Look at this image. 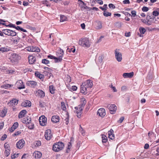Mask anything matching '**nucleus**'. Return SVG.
Returning a JSON list of instances; mask_svg holds the SVG:
<instances>
[{"label":"nucleus","instance_id":"473e14b6","mask_svg":"<svg viewBox=\"0 0 159 159\" xmlns=\"http://www.w3.org/2000/svg\"><path fill=\"white\" fill-rule=\"evenodd\" d=\"M67 20V18L64 15H61L60 16V20L61 22H63Z\"/></svg>","mask_w":159,"mask_h":159},{"label":"nucleus","instance_id":"a19ab883","mask_svg":"<svg viewBox=\"0 0 159 159\" xmlns=\"http://www.w3.org/2000/svg\"><path fill=\"white\" fill-rule=\"evenodd\" d=\"M115 24L116 26L118 27H121L122 25V23L119 22H116Z\"/></svg>","mask_w":159,"mask_h":159},{"label":"nucleus","instance_id":"13d9d810","mask_svg":"<svg viewBox=\"0 0 159 159\" xmlns=\"http://www.w3.org/2000/svg\"><path fill=\"white\" fill-rule=\"evenodd\" d=\"M13 86V85L12 84H7L6 85H5V87L6 88H9L11 87H12Z\"/></svg>","mask_w":159,"mask_h":159},{"label":"nucleus","instance_id":"aec40b11","mask_svg":"<svg viewBox=\"0 0 159 159\" xmlns=\"http://www.w3.org/2000/svg\"><path fill=\"white\" fill-rule=\"evenodd\" d=\"M42 156V154L39 151L35 152L33 154V156L36 158H40Z\"/></svg>","mask_w":159,"mask_h":159},{"label":"nucleus","instance_id":"6ab92c4d","mask_svg":"<svg viewBox=\"0 0 159 159\" xmlns=\"http://www.w3.org/2000/svg\"><path fill=\"white\" fill-rule=\"evenodd\" d=\"M31 121V119L30 117L28 116L24 118L22 120V122L23 123L26 124H29Z\"/></svg>","mask_w":159,"mask_h":159},{"label":"nucleus","instance_id":"79ce46f5","mask_svg":"<svg viewBox=\"0 0 159 159\" xmlns=\"http://www.w3.org/2000/svg\"><path fill=\"white\" fill-rule=\"evenodd\" d=\"M34 144L36 146H39L41 145V142L40 141H36L35 142Z\"/></svg>","mask_w":159,"mask_h":159},{"label":"nucleus","instance_id":"603ef678","mask_svg":"<svg viewBox=\"0 0 159 159\" xmlns=\"http://www.w3.org/2000/svg\"><path fill=\"white\" fill-rule=\"evenodd\" d=\"M103 56H100L99 57L98 61L100 63H102V62L103 59Z\"/></svg>","mask_w":159,"mask_h":159},{"label":"nucleus","instance_id":"7c9ffc66","mask_svg":"<svg viewBox=\"0 0 159 159\" xmlns=\"http://www.w3.org/2000/svg\"><path fill=\"white\" fill-rule=\"evenodd\" d=\"M55 89L54 88L53 86L51 85L49 87V90L50 93L53 94L55 93Z\"/></svg>","mask_w":159,"mask_h":159},{"label":"nucleus","instance_id":"0e129e2a","mask_svg":"<svg viewBox=\"0 0 159 159\" xmlns=\"http://www.w3.org/2000/svg\"><path fill=\"white\" fill-rule=\"evenodd\" d=\"M29 5V3L28 2L24 1L23 2V5L25 6H26Z\"/></svg>","mask_w":159,"mask_h":159},{"label":"nucleus","instance_id":"20e7f679","mask_svg":"<svg viewBox=\"0 0 159 159\" xmlns=\"http://www.w3.org/2000/svg\"><path fill=\"white\" fill-rule=\"evenodd\" d=\"M64 144L62 142H58L55 143L53 146L52 150L54 151L58 152L62 149Z\"/></svg>","mask_w":159,"mask_h":159},{"label":"nucleus","instance_id":"ddd939ff","mask_svg":"<svg viewBox=\"0 0 159 159\" xmlns=\"http://www.w3.org/2000/svg\"><path fill=\"white\" fill-rule=\"evenodd\" d=\"M97 113L100 116L103 117L106 115L105 110L103 108H100L98 110Z\"/></svg>","mask_w":159,"mask_h":159},{"label":"nucleus","instance_id":"864d4df0","mask_svg":"<svg viewBox=\"0 0 159 159\" xmlns=\"http://www.w3.org/2000/svg\"><path fill=\"white\" fill-rule=\"evenodd\" d=\"M109 7L110 8L114 9L116 8L115 6L112 4L111 3L109 5Z\"/></svg>","mask_w":159,"mask_h":159},{"label":"nucleus","instance_id":"f03ea898","mask_svg":"<svg viewBox=\"0 0 159 159\" xmlns=\"http://www.w3.org/2000/svg\"><path fill=\"white\" fill-rule=\"evenodd\" d=\"M79 44L83 47L89 48L90 46L91 43L88 38H85L80 39L79 41Z\"/></svg>","mask_w":159,"mask_h":159},{"label":"nucleus","instance_id":"2f4dec72","mask_svg":"<svg viewBox=\"0 0 159 159\" xmlns=\"http://www.w3.org/2000/svg\"><path fill=\"white\" fill-rule=\"evenodd\" d=\"M27 84L28 85H31V86H33V87H34V86L37 85V83L33 81H29Z\"/></svg>","mask_w":159,"mask_h":159},{"label":"nucleus","instance_id":"4468645a","mask_svg":"<svg viewBox=\"0 0 159 159\" xmlns=\"http://www.w3.org/2000/svg\"><path fill=\"white\" fill-rule=\"evenodd\" d=\"M109 109L111 114H114L117 109L116 106L114 104H111L109 107Z\"/></svg>","mask_w":159,"mask_h":159},{"label":"nucleus","instance_id":"ea45409f","mask_svg":"<svg viewBox=\"0 0 159 159\" xmlns=\"http://www.w3.org/2000/svg\"><path fill=\"white\" fill-rule=\"evenodd\" d=\"M66 119L64 120V122L66 124V125H67L69 123V116L68 115H66Z\"/></svg>","mask_w":159,"mask_h":159},{"label":"nucleus","instance_id":"de8ad7c7","mask_svg":"<svg viewBox=\"0 0 159 159\" xmlns=\"http://www.w3.org/2000/svg\"><path fill=\"white\" fill-rule=\"evenodd\" d=\"M149 10V8L148 7L144 6L142 8V10L143 11H147Z\"/></svg>","mask_w":159,"mask_h":159},{"label":"nucleus","instance_id":"cd10ccee","mask_svg":"<svg viewBox=\"0 0 159 159\" xmlns=\"http://www.w3.org/2000/svg\"><path fill=\"white\" fill-rule=\"evenodd\" d=\"M27 111L25 110H22L19 113L18 115V117L19 118H22L25 115Z\"/></svg>","mask_w":159,"mask_h":159},{"label":"nucleus","instance_id":"412c9836","mask_svg":"<svg viewBox=\"0 0 159 159\" xmlns=\"http://www.w3.org/2000/svg\"><path fill=\"white\" fill-rule=\"evenodd\" d=\"M29 62L30 64H33L35 61L36 59L33 55L29 56L28 57Z\"/></svg>","mask_w":159,"mask_h":159},{"label":"nucleus","instance_id":"c9c22d12","mask_svg":"<svg viewBox=\"0 0 159 159\" xmlns=\"http://www.w3.org/2000/svg\"><path fill=\"white\" fill-rule=\"evenodd\" d=\"M102 142L103 143H106L107 140V137L104 135H102Z\"/></svg>","mask_w":159,"mask_h":159},{"label":"nucleus","instance_id":"b1692460","mask_svg":"<svg viewBox=\"0 0 159 159\" xmlns=\"http://www.w3.org/2000/svg\"><path fill=\"white\" fill-rule=\"evenodd\" d=\"M78 1L80 2L79 4L81 5L82 8L84 9H89V7L86 6V4L81 0H78Z\"/></svg>","mask_w":159,"mask_h":159},{"label":"nucleus","instance_id":"680f3d73","mask_svg":"<svg viewBox=\"0 0 159 159\" xmlns=\"http://www.w3.org/2000/svg\"><path fill=\"white\" fill-rule=\"evenodd\" d=\"M2 22H6V21L4 20H3L0 19V24H1V25L2 24L3 25H5V24L4 23H2Z\"/></svg>","mask_w":159,"mask_h":159},{"label":"nucleus","instance_id":"1a4fd4ad","mask_svg":"<svg viewBox=\"0 0 159 159\" xmlns=\"http://www.w3.org/2000/svg\"><path fill=\"white\" fill-rule=\"evenodd\" d=\"M51 130L48 129L46 130L44 135L45 139L48 140H50L52 137Z\"/></svg>","mask_w":159,"mask_h":159},{"label":"nucleus","instance_id":"6e6552de","mask_svg":"<svg viewBox=\"0 0 159 159\" xmlns=\"http://www.w3.org/2000/svg\"><path fill=\"white\" fill-rule=\"evenodd\" d=\"M26 50L28 51L39 52L40 51L38 47L34 46L29 47L26 48Z\"/></svg>","mask_w":159,"mask_h":159},{"label":"nucleus","instance_id":"58836bf2","mask_svg":"<svg viewBox=\"0 0 159 159\" xmlns=\"http://www.w3.org/2000/svg\"><path fill=\"white\" fill-rule=\"evenodd\" d=\"M42 63H43L48 64L49 63V61L46 59H43L42 61Z\"/></svg>","mask_w":159,"mask_h":159},{"label":"nucleus","instance_id":"a18cd8bd","mask_svg":"<svg viewBox=\"0 0 159 159\" xmlns=\"http://www.w3.org/2000/svg\"><path fill=\"white\" fill-rule=\"evenodd\" d=\"M71 144L70 143H69V144L68 145V148L66 151V152L67 153L69 152L70 151V148H71Z\"/></svg>","mask_w":159,"mask_h":159},{"label":"nucleus","instance_id":"69168bd1","mask_svg":"<svg viewBox=\"0 0 159 159\" xmlns=\"http://www.w3.org/2000/svg\"><path fill=\"white\" fill-rule=\"evenodd\" d=\"M126 89L127 87L126 86H123L121 87V90L122 91H123L125 90Z\"/></svg>","mask_w":159,"mask_h":159},{"label":"nucleus","instance_id":"49530a36","mask_svg":"<svg viewBox=\"0 0 159 159\" xmlns=\"http://www.w3.org/2000/svg\"><path fill=\"white\" fill-rule=\"evenodd\" d=\"M152 14L153 16H157L159 15V13L158 11H154L152 12Z\"/></svg>","mask_w":159,"mask_h":159},{"label":"nucleus","instance_id":"4be33fe9","mask_svg":"<svg viewBox=\"0 0 159 159\" xmlns=\"http://www.w3.org/2000/svg\"><path fill=\"white\" fill-rule=\"evenodd\" d=\"M21 106L24 107H30L31 106V102L28 100H25L21 103Z\"/></svg>","mask_w":159,"mask_h":159},{"label":"nucleus","instance_id":"2eb2a0df","mask_svg":"<svg viewBox=\"0 0 159 159\" xmlns=\"http://www.w3.org/2000/svg\"><path fill=\"white\" fill-rule=\"evenodd\" d=\"M16 84L19 89H22L25 88L24 85L21 80H19V81L17 82Z\"/></svg>","mask_w":159,"mask_h":159},{"label":"nucleus","instance_id":"774afa93","mask_svg":"<svg viewBox=\"0 0 159 159\" xmlns=\"http://www.w3.org/2000/svg\"><path fill=\"white\" fill-rule=\"evenodd\" d=\"M76 113L77 114V117L78 118H80V117L81 115V112H80V111H77L76 112Z\"/></svg>","mask_w":159,"mask_h":159},{"label":"nucleus","instance_id":"f257e3e1","mask_svg":"<svg viewBox=\"0 0 159 159\" xmlns=\"http://www.w3.org/2000/svg\"><path fill=\"white\" fill-rule=\"evenodd\" d=\"M59 52H58V54L59 53L60 54L59 56L57 54V55L58 56V57H56L52 55H49L48 56V57L51 59H54L55 60V62H61L62 60V57H63L64 55V52L63 50L60 49L59 51Z\"/></svg>","mask_w":159,"mask_h":159},{"label":"nucleus","instance_id":"09e8293b","mask_svg":"<svg viewBox=\"0 0 159 159\" xmlns=\"http://www.w3.org/2000/svg\"><path fill=\"white\" fill-rule=\"evenodd\" d=\"M61 105L63 110H65L66 109V108L64 103V102H61Z\"/></svg>","mask_w":159,"mask_h":159},{"label":"nucleus","instance_id":"0eeeda50","mask_svg":"<svg viewBox=\"0 0 159 159\" xmlns=\"http://www.w3.org/2000/svg\"><path fill=\"white\" fill-rule=\"evenodd\" d=\"M39 121L40 125L42 126L45 125L47 123V118L44 116H42L39 119Z\"/></svg>","mask_w":159,"mask_h":159},{"label":"nucleus","instance_id":"bf43d9fd","mask_svg":"<svg viewBox=\"0 0 159 159\" xmlns=\"http://www.w3.org/2000/svg\"><path fill=\"white\" fill-rule=\"evenodd\" d=\"M85 102L86 104V101L84 98H81V103L82 102V103H84Z\"/></svg>","mask_w":159,"mask_h":159},{"label":"nucleus","instance_id":"c85d7f7f","mask_svg":"<svg viewBox=\"0 0 159 159\" xmlns=\"http://www.w3.org/2000/svg\"><path fill=\"white\" fill-rule=\"evenodd\" d=\"M97 25L96 28L97 30H100L102 28V23L100 21H98L97 22Z\"/></svg>","mask_w":159,"mask_h":159},{"label":"nucleus","instance_id":"c756f323","mask_svg":"<svg viewBox=\"0 0 159 159\" xmlns=\"http://www.w3.org/2000/svg\"><path fill=\"white\" fill-rule=\"evenodd\" d=\"M9 51H10V49L7 47H2L0 48V51H1L2 52H7Z\"/></svg>","mask_w":159,"mask_h":159},{"label":"nucleus","instance_id":"4c0bfd02","mask_svg":"<svg viewBox=\"0 0 159 159\" xmlns=\"http://www.w3.org/2000/svg\"><path fill=\"white\" fill-rule=\"evenodd\" d=\"M6 113L7 111L5 109L4 110H3L1 111L0 115L2 117H4V116H5Z\"/></svg>","mask_w":159,"mask_h":159},{"label":"nucleus","instance_id":"dca6fc26","mask_svg":"<svg viewBox=\"0 0 159 159\" xmlns=\"http://www.w3.org/2000/svg\"><path fill=\"white\" fill-rule=\"evenodd\" d=\"M36 94L37 96L40 97V98H43L45 96L44 92L42 90L39 89L36 92Z\"/></svg>","mask_w":159,"mask_h":159},{"label":"nucleus","instance_id":"c03bdc74","mask_svg":"<svg viewBox=\"0 0 159 159\" xmlns=\"http://www.w3.org/2000/svg\"><path fill=\"white\" fill-rule=\"evenodd\" d=\"M4 147L5 149V150H7V149L8 150H10V146L7 143H5L4 144Z\"/></svg>","mask_w":159,"mask_h":159},{"label":"nucleus","instance_id":"6e6d98bb","mask_svg":"<svg viewBox=\"0 0 159 159\" xmlns=\"http://www.w3.org/2000/svg\"><path fill=\"white\" fill-rule=\"evenodd\" d=\"M7 137V135L6 134H4L2 137L1 139L2 140H4Z\"/></svg>","mask_w":159,"mask_h":159},{"label":"nucleus","instance_id":"f3484780","mask_svg":"<svg viewBox=\"0 0 159 159\" xmlns=\"http://www.w3.org/2000/svg\"><path fill=\"white\" fill-rule=\"evenodd\" d=\"M18 100L16 99H13L7 103V105L9 106H13V105H16L18 104Z\"/></svg>","mask_w":159,"mask_h":159},{"label":"nucleus","instance_id":"8fccbe9b","mask_svg":"<svg viewBox=\"0 0 159 159\" xmlns=\"http://www.w3.org/2000/svg\"><path fill=\"white\" fill-rule=\"evenodd\" d=\"M124 119V117H123V116L121 117L120 118L119 120H118L117 122H118L119 123H121L123 122Z\"/></svg>","mask_w":159,"mask_h":159},{"label":"nucleus","instance_id":"f8f14e48","mask_svg":"<svg viewBox=\"0 0 159 159\" xmlns=\"http://www.w3.org/2000/svg\"><path fill=\"white\" fill-rule=\"evenodd\" d=\"M85 86H84L83 84L81 85L80 92L85 95L87 94L88 93V88L85 87Z\"/></svg>","mask_w":159,"mask_h":159},{"label":"nucleus","instance_id":"7ed1b4c3","mask_svg":"<svg viewBox=\"0 0 159 159\" xmlns=\"http://www.w3.org/2000/svg\"><path fill=\"white\" fill-rule=\"evenodd\" d=\"M20 58L19 55L16 53H11L10 55L9 58L10 62L13 64L17 63Z\"/></svg>","mask_w":159,"mask_h":159},{"label":"nucleus","instance_id":"338daca9","mask_svg":"<svg viewBox=\"0 0 159 159\" xmlns=\"http://www.w3.org/2000/svg\"><path fill=\"white\" fill-rule=\"evenodd\" d=\"M149 147V145L148 143H146L145 144L144 146V148L145 149H147Z\"/></svg>","mask_w":159,"mask_h":159},{"label":"nucleus","instance_id":"a211bd4d","mask_svg":"<svg viewBox=\"0 0 159 159\" xmlns=\"http://www.w3.org/2000/svg\"><path fill=\"white\" fill-rule=\"evenodd\" d=\"M134 75V72H133L128 73H124L123 74V76L124 78H131Z\"/></svg>","mask_w":159,"mask_h":159},{"label":"nucleus","instance_id":"f704fd0d","mask_svg":"<svg viewBox=\"0 0 159 159\" xmlns=\"http://www.w3.org/2000/svg\"><path fill=\"white\" fill-rule=\"evenodd\" d=\"M35 75L36 76L38 77L39 78L41 79L43 78V75L41 74L39 72H36L35 73Z\"/></svg>","mask_w":159,"mask_h":159},{"label":"nucleus","instance_id":"9b49d317","mask_svg":"<svg viewBox=\"0 0 159 159\" xmlns=\"http://www.w3.org/2000/svg\"><path fill=\"white\" fill-rule=\"evenodd\" d=\"M82 84L84 86H85V87H87L88 89L91 88L93 85V81L90 80H87Z\"/></svg>","mask_w":159,"mask_h":159},{"label":"nucleus","instance_id":"e2e57ef3","mask_svg":"<svg viewBox=\"0 0 159 159\" xmlns=\"http://www.w3.org/2000/svg\"><path fill=\"white\" fill-rule=\"evenodd\" d=\"M123 13L126 16H131V14L128 12L123 11Z\"/></svg>","mask_w":159,"mask_h":159},{"label":"nucleus","instance_id":"5fc2aeb1","mask_svg":"<svg viewBox=\"0 0 159 159\" xmlns=\"http://www.w3.org/2000/svg\"><path fill=\"white\" fill-rule=\"evenodd\" d=\"M131 13L132 14V16L134 17H135L136 16V11H131Z\"/></svg>","mask_w":159,"mask_h":159},{"label":"nucleus","instance_id":"3c124183","mask_svg":"<svg viewBox=\"0 0 159 159\" xmlns=\"http://www.w3.org/2000/svg\"><path fill=\"white\" fill-rule=\"evenodd\" d=\"M10 150H5V155L6 157H8L10 154Z\"/></svg>","mask_w":159,"mask_h":159},{"label":"nucleus","instance_id":"423d86ee","mask_svg":"<svg viewBox=\"0 0 159 159\" xmlns=\"http://www.w3.org/2000/svg\"><path fill=\"white\" fill-rule=\"evenodd\" d=\"M119 50L116 49L115 50V57L117 60L119 61L120 62L122 60V54L119 51Z\"/></svg>","mask_w":159,"mask_h":159},{"label":"nucleus","instance_id":"e433bc0d","mask_svg":"<svg viewBox=\"0 0 159 159\" xmlns=\"http://www.w3.org/2000/svg\"><path fill=\"white\" fill-rule=\"evenodd\" d=\"M103 14L105 16L107 17L108 16H110L111 15V13L107 11H104Z\"/></svg>","mask_w":159,"mask_h":159},{"label":"nucleus","instance_id":"bb28decb","mask_svg":"<svg viewBox=\"0 0 159 159\" xmlns=\"http://www.w3.org/2000/svg\"><path fill=\"white\" fill-rule=\"evenodd\" d=\"M51 120L54 123H57L59 121V117L58 116H53L52 117Z\"/></svg>","mask_w":159,"mask_h":159},{"label":"nucleus","instance_id":"9d476101","mask_svg":"<svg viewBox=\"0 0 159 159\" xmlns=\"http://www.w3.org/2000/svg\"><path fill=\"white\" fill-rule=\"evenodd\" d=\"M25 142L23 139H21L19 140L16 143V147L19 149L22 148L25 145Z\"/></svg>","mask_w":159,"mask_h":159},{"label":"nucleus","instance_id":"72a5a7b5","mask_svg":"<svg viewBox=\"0 0 159 159\" xmlns=\"http://www.w3.org/2000/svg\"><path fill=\"white\" fill-rule=\"evenodd\" d=\"M139 30L140 31V32L141 34H144L146 32V30L143 27H140L139 28Z\"/></svg>","mask_w":159,"mask_h":159},{"label":"nucleus","instance_id":"5701e85b","mask_svg":"<svg viewBox=\"0 0 159 159\" xmlns=\"http://www.w3.org/2000/svg\"><path fill=\"white\" fill-rule=\"evenodd\" d=\"M108 137L111 139L113 140L114 139V134H113V130L111 129L108 132Z\"/></svg>","mask_w":159,"mask_h":159},{"label":"nucleus","instance_id":"4d7b16f0","mask_svg":"<svg viewBox=\"0 0 159 159\" xmlns=\"http://www.w3.org/2000/svg\"><path fill=\"white\" fill-rule=\"evenodd\" d=\"M123 2L124 4H127L130 3V2L129 0H125L123 1Z\"/></svg>","mask_w":159,"mask_h":159},{"label":"nucleus","instance_id":"a878e982","mask_svg":"<svg viewBox=\"0 0 159 159\" xmlns=\"http://www.w3.org/2000/svg\"><path fill=\"white\" fill-rule=\"evenodd\" d=\"M18 123L17 122H16L10 129V131L11 132H13L18 127Z\"/></svg>","mask_w":159,"mask_h":159},{"label":"nucleus","instance_id":"393cba45","mask_svg":"<svg viewBox=\"0 0 159 159\" xmlns=\"http://www.w3.org/2000/svg\"><path fill=\"white\" fill-rule=\"evenodd\" d=\"M147 20V25H151L152 22V20H153L155 18H152L150 17V16H149V17L148 16H147L146 18Z\"/></svg>","mask_w":159,"mask_h":159},{"label":"nucleus","instance_id":"052dcab7","mask_svg":"<svg viewBox=\"0 0 159 159\" xmlns=\"http://www.w3.org/2000/svg\"><path fill=\"white\" fill-rule=\"evenodd\" d=\"M72 49H69V48H68L67 49V50L69 52H70L71 51H72L73 52H75V49H74L73 50H72Z\"/></svg>","mask_w":159,"mask_h":159},{"label":"nucleus","instance_id":"37998d69","mask_svg":"<svg viewBox=\"0 0 159 159\" xmlns=\"http://www.w3.org/2000/svg\"><path fill=\"white\" fill-rule=\"evenodd\" d=\"M45 105V103L44 102L40 101L39 102V106L41 107H44Z\"/></svg>","mask_w":159,"mask_h":159},{"label":"nucleus","instance_id":"39448f33","mask_svg":"<svg viewBox=\"0 0 159 159\" xmlns=\"http://www.w3.org/2000/svg\"><path fill=\"white\" fill-rule=\"evenodd\" d=\"M3 33L6 35L11 36H14L16 35V32L9 29H5L2 30Z\"/></svg>","mask_w":159,"mask_h":159}]
</instances>
